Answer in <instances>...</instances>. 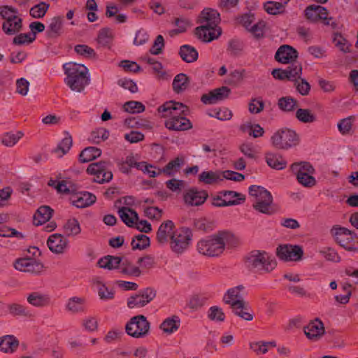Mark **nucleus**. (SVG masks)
Listing matches in <instances>:
<instances>
[{
	"instance_id": "23",
	"label": "nucleus",
	"mask_w": 358,
	"mask_h": 358,
	"mask_svg": "<svg viewBox=\"0 0 358 358\" xmlns=\"http://www.w3.org/2000/svg\"><path fill=\"white\" fill-rule=\"evenodd\" d=\"M47 244L52 252L60 254L67 248L68 242L61 234H54L50 236Z\"/></svg>"
},
{
	"instance_id": "64",
	"label": "nucleus",
	"mask_w": 358,
	"mask_h": 358,
	"mask_svg": "<svg viewBox=\"0 0 358 358\" xmlns=\"http://www.w3.org/2000/svg\"><path fill=\"white\" fill-rule=\"evenodd\" d=\"M265 27L266 23L264 21L257 20L252 24L248 31L250 32L254 37L259 38L264 36Z\"/></svg>"
},
{
	"instance_id": "42",
	"label": "nucleus",
	"mask_w": 358,
	"mask_h": 358,
	"mask_svg": "<svg viewBox=\"0 0 358 358\" xmlns=\"http://www.w3.org/2000/svg\"><path fill=\"white\" fill-rule=\"evenodd\" d=\"M101 154V151L100 149L95 147H88L81 152L79 155V159L83 163L88 162L99 157Z\"/></svg>"
},
{
	"instance_id": "20",
	"label": "nucleus",
	"mask_w": 358,
	"mask_h": 358,
	"mask_svg": "<svg viewBox=\"0 0 358 358\" xmlns=\"http://www.w3.org/2000/svg\"><path fill=\"white\" fill-rule=\"evenodd\" d=\"M230 89L222 87L210 91L201 96V101L205 104H215L227 99L230 94Z\"/></svg>"
},
{
	"instance_id": "45",
	"label": "nucleus",
	"mask_w": 358,
	"mask_h": 358,
	"mask_svg": "<svg viewBox=\"0 0 358 358\" xmlns=\"http://www.w3.org/2000/svg\"><path fill=\"white\" fill-rule=\"evenodd\" d=\"M244 50V43L238 39H231L228 42L227 52L229 55L238 57L240 56Z\"/></svg>"
},
{
	"instance_id": "38",
	"label": "nucleus",
	"mask_w": 358,
	"mask_h": 358,
	"mask_svg": "<svg viewBox=\"0 0 358 358\" xmlns=\"http://www.w3.org/2000/svg\"><path fill=\"white\" fill-rule=\"evenodd\" d=\"M63 17L56 16L50 20L48 26L47 34L50 38H55L61 35L62 32Z\"/></svg>"
},
{
	"instance_id": "21",
	"label": "nucleus",
	"mask_w": 358,
	"mask_h": 358,
	"mask_svg": "<svg viewBox=\"0 0 358 358\" xmlns=\"http://www.w3.org/2000/svg\"><path fill=\"white\" fill-rule=\"evenodd\" d=\"M220 20L219 13L216 10L209 8L203 9L199 17L200 25L218 27Z\"/></svg>"
},
{
	"instance_id": "8",
	"label": "nucleus",
	"mask_w": 358,
	"mask_h": 358,
	"mask_svg": "<svg viewBox=\"0 0 358 358\" xmlns=\"http://www.w3.org/2000/svg\"><path fill=\"white\" fill-rule=\"evenodd\" d=\"M291 169L296 176L298 182L304 187H312L316 180L312 174L314 172L313 167L308 162L294 163L292 164Z\"/></svg>"
},
{
	"instance_id": "40",
	"label": "nucleus",
	"mask_w": 358,
	"mask_h": 358,
	"mask_svg": "<svg viewBox=\"0 0 358 358\" xmlns=\"http://www.w3.org/2000/svg\"><path fill=\"white\" fill-rule=\"evenodd\" d=\"M27 301L35 307H43L49 304L50 298L46 294L32 292L28 295Z\"/></svg>"
},
{
	"instance_id": "37",
	"label": "nucleus",
	"mask_w": 358,
	"mask_h": 358,
	"mask_svg": "<svg viewBox=\"0 0 358 358\" xmlns=\"http://www.w3.org/2000/svg\"><path fill=\"white\" fill-rule=\"evenodd\" d=\"M176 225H159L157 232V239L160 243H170Z\"/></svg>"
},
{
	"instance_id": "9",
	"label": "nucleus",
	"mask_w": 358,
	"mask_h": 358,
	"mask_svg": "<svg viewBox=\"0 0 358 358\" xmlns=\"http://www.w3.org/2000/svg\"><path fill=\"white\" fill-rule=\"evenodd\" d=\"M149 330L150 322L142 315L131 317L125 327L127 334L136 338L145 336L148 335Z\"/></svg>"
},
{
	"instance_id": "11",
	"label": "nucleus",
	"mask_w": 358,
	"mask_h": 358,
	"mask_svg": "<svg viewBox=\"0 0 358 358\" xmlns=\"http://www.w3.org/2000/svg\"><path fill=\"white\" fill-rule=\"evenodd\" d=\"M87 172L94 176V181L98 183L110 182L113 178V173L108 162H99L89 165Z\"/></svg>"
},
{
	"instance_id": "48",
	"label": "nucleus",
	"mask_w": 358,
	"mask_h": 358,
	"mask_svg": "<svg viewBox=\"0 0 358 358\" xmlns=\"http://www.w3.org/2000/svg\"><path fill=\"white\" fill-rule=\"evenodd\" d=\"M296 117L303 123H312L316 120L315 115L309 109H298L296 112Z\"/></svg>"
},
{
	"instance_id": "59",
	"label": "nucleus",
	"mask_w": 358,
	"mask_h": 358,
	"mask_svg": "<svg viewBox=\"0 0 358 358\" xmlns=\"http://www.w3.org/2000/svg\"><path fill=\"white\" fill-rule=\"evenodd\" d=\"M123 108L124 111L129 113H141L145 110L144 105L139 101H129L126 102Z\"/></svg>"
},
{
	"instance_id": "44",
	"label": "nucleus",
	"mask_w": 358,
	"mask_h": 358,
	"mask_svg": "<svg viewBox=\"0 0 358 358\" xmlns=\"http://www.w3.org/2000/svg\"><path fill=\"white\" fill-rule=\"evenodd\" d=\"M223 194L227 206L241 204L245 200L244 195L236 192L226 191Z\"/></svg>"
},
{
	"instance_id": "32",
	"label": "nucleus",
	"mask_w": 358,
	"mask_h": 358,
	"mask_svg": "<svg viewBox=\"0 0 358 358\" xmlns=\"http://www.w3.org/2000/svg\"><path fill=\"white\" fill-rule=\"evenodd\" d=\"M265 159L268 166L276 170L284 169L287 166L286 160L276 153L268 152L266 154Z\"/></svg>"
},
{
	"instance_id": "62",
	"label": "nucleus",
	"mask_w": 358,
	"mask_h": 358,
	"mask_svg": "<svg viewBox=\"0 0 358 358\" xmlns=\"http://www.w3.org/2000/svg\"><path fill=\"white\" fill-rule=\"evenodd\" d=\"M333 43L334 45L343 52L350 51V43L348 41L340 34H335L333 38Z\"/></svg>"
},
{
	"instance_id": "46",
	"label": "nucleus",
	"mask_w": 358,
	"mask_h": 358,
	"mask_svg": "<svg viewBox=\"0 0 358 358\" xmlns=\"http://www.w3.org/2000/svg\"><path fill=\"white\" fill-rule=\"evenodd\" d=\"M71 146L72 138L70 136H66L61 141L57 148L54 149L53 152L57 157H62L69 151Z\"/></svg>"
},
{
	"instance_id": "1",
	"label": "nucleus",
	"mask_w": 358,
	"mask_h": 358,
	"mask_svg": "<svg viewBox=\"0 0 358 358\" xmlns=\"http://www.w3.org/2000/svg\"><path fill=\"white\" fill-rule=\"evenodd\" d=\"M232 239L233 235L229 231H219L216 234L199 240L196 244V250L201 255L217 257L223 252L225 245Z\"/></svg>"
},
{
	"instance_id": "47",
	"label": "nucleus",
	"mask_w": 358,
	"mask_h": 358,
	"mask_svg": "<svg viewBox=\"0 0 358 358\" xmlns=\"http://www.w3.org/2000/svg\"><path fill=\"white\" fill-rule=\"evenodd\" d=\"M264 10L270 15H280L285 13V4L276 1H268L264 5Z\"/></svg>"
},
{
	"instance_id": "57",
	"label": "nucleus",
	"mask_w": 358,
	"mask_h": 358,
	"mask_svg": "<svg viewBox=\"0 0 358 358\" xmlns=\"http://www.w3.org/2000/svg\"><path fill=\"white\" fill-rule=\"evenodd\" d=\"M278 105L280 110L289 112L296 106V101L290 96L282 97L278 100Z\"/></svg>"
},
{
	"instance_id": "25",
	"label": "nucleus",
	"mask_w": 358,
	"mask_h": 358,
	"mask_svg": "<svg viewBox=\"0 0 358 358\" xmlns=\"http://www.w3.org/2000/svg\"><path fill=\"white\" fill-rule=\"evenodd\" d=\"M165 126L168 129L173 131H185L192 127L191 122L185 117V115L167 119Z\"/></svg>"
},
{
	"instance_id": "13",
	"label": "nucleus",
	"mask_w": 358,
	"mask_h": 358,
	"mask_svg": "<svg viewBox=\"0 0 358 358\" xmlns=\"http://www.w3.org/2000/svg\"><path fill=\"white\" fill-rule=\"evenodd\" d=\"M158 112L164 118H178L187 114L188 107L182 103L170 101L159 106Z\"/></svg>"
},
{
	"instance_id": "55",
	"label": "nucleus",
	"mask_w": 358,
	"mask_h": 358,
	"mask_svg": "<svg viewBox=\"0 0 358 358\" xmlns=\"http://www.w3.org/2000/svg\"><path fill=\"white\" fill-rule=\"evenodd\" d=\"M355 120L354 116H349L346 118L342 119L338 122V131L343 134H348L352 128V124Z\"/></svg>"
},
{
	"instance_id": "58",
	"label": "nucleus",
	"mask_w": 358,
	"mask_h": 358,
	"mask_svg": "<svg viewBox=\"0 0 358 358\" xmlns=\"http://www.w3.org/2000/svg\"><path fill=\"white\" fill-rule=\"evenodd\" d=\"M321 6L311 5L308 6L305 10V15L306 18L312 22H317L320 20V13Z\"/></svg>"
},
{
	"instance_id": "30",
	"label": "nucleus",
	"mask_w": 358,
	"mask_h": 358,
	"mask_svg": "<svg viewBox=\"0 0 358 358\" xmlns=\"http://www.w3.org/2000/svg\"><path fill=\"white\" fill-rule=\"evenodd\" d=\"M96 201V196L87 192H80L73 196L72 199L73 204L77 208H85Z\"/></svg>"
},
{
	"instance_id": "5",
	"label": "nucleus",
	"mask_w": 358,
	"mask_h": 358,
	"mask_svg": "<svg viewBox=\"0 0 358 358\" xmlns=\"http://www.w3.org/2000/svg\"><path fill=\"white\" fill-rule=\"evenodd\" d=\"M192 237V230L189 227L176 225L170 243L171 250L177 255L183 254L191 245Z\"/></svg>"
},
{
	"instance_id": "7",
	"label": "nucleus",
	"mask_w": 358,
	"mask_h": 358,
	"mask_svg": "<svg viewBox=\"0 0 358 358\" xmlns=\"http://www.w3.org/2000/svg\"><path fill=\"white\" fill-rule=\"evenodd\" d=\"M271 142L275 148L287 150L299 143V137L294 130L282 128L273 133Z\"/></svg>"
},
{
	"instance_id": "36",
	"label": "nucleus",
	"mask_w": 358,
	"mask_h": 358,
	"mask_svg": "<svg viewBox=\"0 0 358 358\" xmlns=\"http://www.w3.org/2000/svg\"><path fill=\"white\" fill-rule=\"evenodd\" d=\"M53 210L47 206H43L38 208L34 214V224H45L52 217Z\"/></svg>"
},
{
	"instance_id": "4",
	"label": "nucleus",
	"mask_w": 358,
	"mask_h": 358,
	"mask_svg": "<svg viewBox=\"0 0 358 358\" xmlns=\"http://www.w3.org/2000/svg\"><path fill=\"white\" fill-rule=\"evenodd\" d=\"M249 194L253 197L252 206L257 212L271 215L275 210L273 208V196L264 187L257 185H251L249 187Z\"/></svg>"
},
{
	"instance_id": "28",
	"label": "nucleus",
	"mask_w": 358,
	"mask_h": 358,
	"mask_svg": "<svg viewBox=\"0 0 358 358\" xmlns=\"http://www.w3.org/2000/svg\"><path fill=\"white\" fill-rule=\"evenodd\" d=\"M180 320L178 316L172 315L166 318L160 324L159 328L164 334L171 335L180 327Z\"/></svg>"
},
{
	"instance_id": "10",
	"label": "nucleus",
	"mask_w": 358,
	"mask_h": 358,
	"mask_svg": "<svg viewBox=\"0 0 358 358\" xmlns=\"http://www.w3.org/2000/svg\"><path fill=\"white\" fill-rule=\"evenodd\" d=\"M276 256L283 262H298L303 259V250L298 245L282 244L276 248Z\"/></svg>"
},
{
	"instance_id": "31",
	"label": "nucleus",
	"mask_w": 358,
	"mask_h": 358,
	"mask_svg": "<svg viewBox=\"0 0 358 358\" xmlns=\"http://www.w3.org/2000/svg\"><path fill=\"white\" fill-rule=\"evenodd\" d=\"M117 213L124 224H138L139 222L138 213L129 207L123 206L120 208Z\"/></svg>"
},
{
	"instance_id": "61",
	"label": "nucleus",
	"mask_w": 358,
	"mask_h": 358,
	"mask_svg": "<svg viewBox=\"0 0 358 358\" xmlns=\"http://www.w3.org/2000/svg\"><path fill=\"white\" fill-rule=\"evenodd\" d=\"M138 169L142 171L143 173L148 174L150 177H156L162 174L161 169L148 164L145 162H141L138 165Z\"/></svg>"
},
{
	"instance_id": "17",
	"label": "nucleus",
	"mask_w": 358,
	"mask_h": 358,
	"mask_svg": "<svg viewBox=\"0 0 358 358\" xmlns=\"http://www.w3.org/2000/svg\"><path fill=\"white\" fill-rule=\"evenodd\" d=\"M208 198V194L204 190L196 188L188 189L183 196L185 204L191 206H197L203 204Z\"/></svg>"
},
{
	"instance_id": "52",
	"label": "nucleus",
	"mask_w": 358,
	"mask_h": 358,
	"mask_svg": "<svg viewBox=\"0 0 358 358\" xmlns=\"http://www.w3.org/2000/svg\"><path fill=\"white\" fill-rule=\"evenodd\" d=\"M22 28V19L11 22H3L2 29L6 34L13 35L20 31Z\"/></svg>"
},
{
	"instance_id": "14",
	"label": "nucleus",
	"mask_w": 358,
	"mask_h": 358,
	"mask_svg": "<svg viewBox=\"0 0 358 358\" xmlns=\"http://www.w3.org/2000/svg\"><path fill=\"white\" fill-rule=\"evenodd\" d=\"M14 268L21 272L40 275L44 271L43 264L32 258H20L13 263Z\"/></svg>"
},
{
	"instance_id": "43",
	"label": "nucleus",
	"mask_w": 358,
	"mask_h": 358,
	"mask_svg": "<svg viewBox=\"0 0 358 358\" xmlns=\"http://www.w3.org/2000/svg\"><path fill=\"white\" fill-rule=\"evenodd\" d=\"M188 85V77L185 73H179L176 76L172 83L173 89L176 93H180L185 90Z\"/></svg>"
},
{
	"instance_id": "35",
	"label": "nucleus",
	"mask_w": 358,
	"mask_h": 358,
	"mask_svg": "<svg viewBox=\"0 0 358 358\" xmlns=\"http://www.w3.org/2000/svg\"><path fill=\"white\" fill-rule=\"evenodd\" d=\"M179 55L181 59L187 63H192L198 59L199 53L192 45H183L180 48Z\"/></svg>"
},
{
	"instance_id": "2",
	"label": "nucleus",
	"mask_w": 358,
	"mask_h": 358,
	"mask_svg": "<svg viewBox=\"0 0 358 358\" xmlns=\"http://www.w3.org/2000/svg\"><path fill=\"white\" fill-rule=\"evenodd\" d=\"M64 69L66 75L64 82L71 90L81 92L89 85L90 79L88 69L84 65L66 63L64 64Z\"/></svg>"
},
{
	"instance_id": "3",
	"label": "nucleus",
	"mask_w": 358,
	"mask_h": 358,
	"mask_svg": "<svg viewBox=\"0 0 358 358\" xmlns=\"http://www.w3.org/2000/svg\"><path fill=\"white\" fill-rule=\"evenodd\" d=\"M245 266L251 271L264 274L272 271L276 266L275 259L268 252L253 250L245 259Z\"/></svg>"
},
{
	"instance_id": "27",
	"label": "nucleus",
	"mask_w": 358,
	"mask_h": 358,
	"mask_svg": "<svg viewBox=\"0 0 358 358\" xmlns=\"http://www.w3.org/2000/svg\"><path fill=\"white\" fill-rule=\"evenodd\" d=\"M92 283L97 290L98 295L101 300L110 301L114 299L115 291L113 289L106 286L99 278H93Z\"/></svg>"
},
{
	"instance_id": "18",
	"label": "nucleus",
	"mask_w": 358,
	"mask_h": 358,
	"mask_svg": "<svg viewBox=\"0 0 358 358\" xmlns=\"http://www.w3.org/2000/svg\"><path fill=\"white\" fill-rule=\"evenodd\" d=\"M325 330L323 322L315 319L304 327V333L312 341H317L324 334Z\"/></svg>"
},
{
	"instance_id": "29",
	"label": "nucleus",
	"mask_w": 358,
	"mask_h": 358,
	"mask_svg": "<svg viewBox=\"0 0 358 358\" xmlns=\"http://www.w3.org/2000/svg\"><path fill=\"white\" fill-rule=\"evenodd\" d=\"M120 272L131 277L138 278L141 275V269L138 264H134L129 259H121L120 266Z\"/></svg>"
},
{
	"instance_id": "24",
	"label": "nucleus",
	"mask_w": 358,
	"mask_h": 358,
	"mask_svg": "<svg viewBox=\"0 0 358 358\" xmlns=\"http://www.w3.org/2000/svg\"><path fill=\"white\" fill-rule=\"evenodd\" d=\"M244 295L245 287L243 285H238L229 289L224 294L223 300L225 303L231 306L235 303L243 302Z\"/></svg>"
},
{
	"instance_id": "54",
	"label": "nucleus",
	"mask_w": 358,
	"mask_h": 358,
	"mask_svg": "<svg viewBox=\"0 0 358 358\" xmlns=\"http://www.w3.org/2000/svg\"><path fill=\"white\" fill-rule=\"evenodd\" d=\"M290 64L291 65L285 69L287 73L288 80H296L300 78L302 73V66L299 63L294 62Z\"/></svg>"
},
{
	"instance_id": "63",
	"label": "nucleus",
	"mask_w": 358,
	"mask_h": 358,
	"mask_svg": "<svg viewBox=\"0 0 358 358\" xmlns=\"http://www.w3.org/2000/svg\"><path fill=\"white\" fill-rule=\"evenodd\" d=\"M140 162H137L133 155L126 157L125 159L120 164V169L122 172L127 173L131 168L138 169V165Z\"/></svg>"
},
{
	"instance_id": "12",
	"label": "nucleus",
	"mask_w": 358,
	"mask_h": 358,
	"mask_svg": "<svg viewBox=\"0 0 358 358\" xmlns=\"http://www.w3.org/2000/svg\"><path fill=\"white\" fill-rule=\"evenodd\" d=\"M155 296L156 292L152 288L147 287L129 296L127 304L128 308L131 309L143 308L150 303Z\"/></svg>"
},
{
	"instance_id": "15",
	"label": "nucleus",
	"mask_w": 358,
	"mask_h": 358,
	"mask_svg": "<svg viewBox=\"0 0 358 358\" xmlns=\"http://www.w3.org/2000/svg\"><path fill=\"white\" fill-rule=\"evenodd\" d=\"M139 234L134 236L131 241V247L134 250H143L150 245V238L142 233L151 231V225H135Z\"/></svg>"
},
{
	"instance_id": "50",
	"label": "nucleus",
	"mask_w": 358,
	"mask_h": 358,
	"mask_svg": "<svg viewBox=\"0 0 358 358\" xmlns=\"http://www.w3.org/2000/svg\"><path fill=\"white\" fill-rule=\"evenodd\" d=\"M23 134L20 131L16 133H6L1 137V143L5 146L13 147L22 137Z\"/></svg>"
},
{
	"instance_id": "39",
	"label": "nucleus",
	"mask_w": 358,
	"mask_h": 358,
	"mask_svg": "<svg viewBox=\"0 0 358 358\" xmlns=\"http://www.w3.org/2000/svg\"><path fill=\"white\" fill-rule=\"evenodd\" d=\"M230 306L234 313L240 317L248 321H251L253 319V315L249 312L250 308L248 303L245 301L242 303H235Z\"/></svg>"
},
{
	"instance_id": "51",
	"label": "nucleus",
	"mask_w": 358,
	"mask_h": 358,
	"mask_svg": "<svg viewBox=\"0 0 358 358\" xmlns=\"http://www.w3.org/2000/svg\"><path fill=\"white\" fill-rule=\"evenodd\" d=\"M114 36V31L111 29H102L98 36V42L103 46H108L111 43Z\"/></svg>"
},
{
	"instance_id": "60",
	"label": "nucleus",
	"mask_w": 358,
	"mask_h": 358,
	"mask_svg": "<svg viewBox=\"0 0 358 358\" xmlns=\"http://www.w3.org/2000/svg\"><path fill=\"white\" fill-rule=\"evenodd\" d=\"M49 6V4L41 2L30 9V15L34 18H41L45 15Z\"/></svg>"
},
{
	"instance_id": "26",
	"label": "nucleus",
	"mask_w": 358,
	"mask_h": 358,
	"mask_svg": "<svg viewBox=\"0 0 358 358\" xmlns=\"http://www.w3.org/2000/svg\"><path fill=\"white\" fill-rule=\"evenodd\" d=\"M65 309L72 314L83 313L86 310V299L78 296L71 297L65 304Z\"/></svg>"
},
{
	"instance_id": "6",
	"label": "nucleus",
	"mask_w": 358,
	"mask_h": 358,
	"mask_svg": "<svg viewBox=\"0 0 358 358\" xmlns=\"http://www.w3.org/2000/svg\"><path fill=\"white\" fill-rule=\"evenodd\" d=\"M335 241L342 248L350 252L358 250V236L350 229L344 227H334L331 230Z\"/></svg>"
},
{
	"instance_id": "41",
	"label": "nucleus",
	"mask_w": 358,
	"mask_h": 358,
	"mask_svg": "<svg viewBox=\"0 0 358 358\" xmlns=\"http://www.w3.org/2000/svg\"><path fill=\"white\" fill-rule=\"evenodd\" d=\"M184 164V159L181 157H176L170 161L163 169H161L162 173L168 176H171L178 172Z\"/></svg>"
},
{
	"instance_id": "16",
	"label": "nucleus",
	"mask_w": 358,
	"mask_h": 358,
	"mask_svg": "<svg viewBox=\"0 0 358 358\" xmlns=\"http://www.w3.org/2000/svg\"><path fill=\"white\" fill-rule=\"evenodd\" d=\"M298 52L289 45H281L275 52V59L281 64H290L296 60Z\"/></svg>"
},
{
	"instance_id": "22",
	"label": "nucleus",
	"mask_w": 358,
	"mask_h": 358,
	"mask_svg": "<svg viewBox=\"0 0 358 358\" xmlns=\"http://www.w3.org/2000/svg\"><path fill=\"white\" fill-rule=\"evenodd\" d=\"M20 341L14 335L7 334L0 336V352L13 354L18 349Z\"/></svg>"
},
{
	"instance_id": "34",
	"label": "nucleus",
	"mask_w": 358,
	"mask_h": 358,
	"mask_svg": "<svg viewBox=\"0 0 358 358\" xmlns=\"http://www.w3.org/2000/svg\"><path fill=\"white\" fill-rule=\"evenodd\" d=\"M121 258L116 256L107 255L97 262L99 268L106 270H113L120 267Z\"/></svg>"
},
{
	"instance_id": "53",
	"label": "nucleus",
	"mask_w": 358,
	"mask_h": 358,
	"mask_svg": "<svg viewBox=\"0 0 358 358\" xmlns=\"http://www.w3.org/2000/svg\"><path fill=\"white\" fill-rule=\"evenodd\" d=\"M1 15L4 19V22H11L14 20H21V18L17 15V11L16 9L6 6H3L1 8Z\"/></svg>"
},
{
	"instance_id": "49",
	"label": "nucleus",
	"mask_w": 358,
	"mask_h": 358,
	"mask_svg": "<svg viewBox=\"0 0 358 358\" xmlns=\"http://www.w3.org/2000/svg\"><path fill=\"white\" fill-rule=\"evenodd\" d=\"M319 253L327 261L332 262H339L341 261V257L336 251L335 249L330 247H323L320 249Z\"/></svg>"
},
{
	"instance_id": "19",
	"label": "nucleus",
	"mask_w": 358,
	"mask_h": 358,
	"mask_svg": "<svg viewBox=\"0 0 358 358\" xmlns=\"http://www.w3.org/2000/svg\"><path fill=\"white\" fill-rule=\"evenodd\" d=\"M220 27L215 26L200 25L196 29L197 37L203 42H210L221 35Z\"/></svg>"
},
{
	"instance_id": "33",
	"label": "nucleus",
	"mask_w": 358,
	"mask_h": 358,
	"mask_svg": "<svg viewBox=\"0 0 358 358\" xmlns=\"http://www.w3.org/2000/svg\"><path fill=\"white\" fill-rule=\"evenodd\" d=\"M199 181L206 185H214L222 181V171H203L199 176Z\"/></svg>"
},
{
	"instance_id": "56",
	"label": "nucleus",
	"mask_w": 358,
	"mask_h": 358,
	"mask_svg": "<svg viewBox=\"0 0 358 358\" xmlns=\"http://www.w3.org/2000/svg\"><path fill=\"white\" fill-rule=\"evenodd\" d=\"M275 346L274 342H254L250 343V348L257 354H265L270 348Z\"/></svg>"
}]
</instances>
